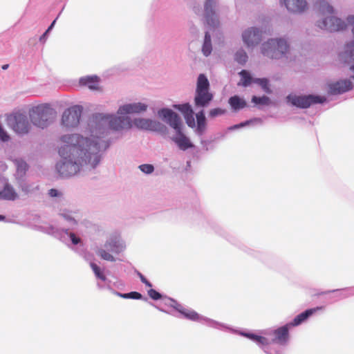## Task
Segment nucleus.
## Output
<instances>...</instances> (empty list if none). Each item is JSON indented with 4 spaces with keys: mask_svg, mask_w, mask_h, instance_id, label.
<instances>
[{
    "mask_svg": "<svg viewBox=\"0 0 354 354\" xmlns=\"http://www.w3.org/2000/svg\"><path fill=\"white\" fill-rule=\"evenodd\" d=\"M61 141L64 145L59 149L61 159L56 165V169L63 177L95 169L108 146L104 142H93L88 136L77 133L64 135Z\"/></svg>",
    "mask_w": 354,
    "mask_h": 354,
    "instance_id": "nucleus-1",
    "label": "nucleus"
},
{
    "mask_svg": "<svg viewBox=\"0 0 354 354\" xmlns=\"http://www.w3.org/2000/svg\"><path fill=\"white\" fill-rule=\"evenodd\" d=\"M88 131L89 138L93 142H104L110 146V140L108 138L109 131L113 130L120 132L132 128L131 118L126 115H117L109 113H97L89 120Z\"/></svg>",
    "mask_w": 354,
    "mask_h": 354,
    "instance_id": "nucleus-2",
    "label": "nucleus"
},
{
    "mask_svg": "<svg viewBox=\"0 0 354 354\" xmlns=\"http://www.w3.org/2000/svg\"><path fill=\"white\" fill-rule=\"evenodd\" d=\"M322 18L317 20L316 26L322 30L330 32L342 30L346 27V22L335 16V10L325 0H320L317 3Z\"/></svg>",
    "mask_w": 354,
    "mask_h": 354,
    "instance_id": "nucleus-3",
    "label": "nucleus"
},
{
    "mask_svg": "<svg viewBox=\"0 0 354 354\" xmlns=\"http://www.w3.org/2000/svg\"><path fill=\"white\" fill-rule=\"evenodd\" d=\"M126 249L125 242L116 234L111 235L101 246L97 248L95 252L102 259L115 262L118 260L114 255L119 254Z\"/></svg>",
    "mask_w": 354,
    "mask_h": 354,
    "instance_id": "nucleus-4",
    "label": "nucleus"
},
{
    "mask_svg": "<svg viewBox=\"0 0 354 354\" xmlns=\"http://www.w3.org/2000/svg\"><path fill=\"white\" fill-rule=\"evenodd\" d=\"M56 115V111L48 104L35 106L29 111L31 122L41 129L49 126L53 122Z\"/></svg>",
    "mask_w": 354,
    "mask_h": 354,
    "instance_id": "nucleus-5",
    "label": "nucleus"
},
{
    "mask_svg": "<svg viewBox=\"0 0 354 354\" xmlns=\"http://www.w3.org/2000/svg\"><path fill=\"white\" fill-rule=\"evenodd\" d=\"M288 50L289 45L284 38L269 39L261 47V53L273 59H279L286 56Z\"/></svg>",
    "mask_w": 354,
    "mask_h": 354,
    "instance_id": "nucleus-6",
    "label": "nucleus"
},
{
    "mask_svg": "<svg viewBox=\"0 0 354 354\" xmlns=\"http://www.w3.org/2000/svg\"><path fill=\"white\" fill-rule=\"evenodd\" d=\"M165 304L168 306L173 307L174 309H176L178 312H179L185 318L188 319L198 322L204 321L207 323L208 326L215 328L229 329V327L226 326L223 324L218 323L214 320L202 317L194 310L183 307L181 304H178L176 300L173 299H168L167 302H166Z\"/></svg>",
    "mask_w": 354,
    "mask_h": 354,
    "instance_id": "nucleus-7",
    "label": "nucleus"
},
{
    "mask_svg": "<svg viewBox=\"0 0 354 354\" xmlns=\"http://www.w3.org/2000/svg\"><path fill=\"white\" fill-rule=\"evenodd\" d=\"M6 124L16 134L20 136L29 133L31 124L26 113L20 111L13 112L6 117Z\"/></svg>",
    "mask_w": 354,
    "mask_h": 354,
    "instance_id": "nucleus-8",
    "label": "nucleus"
},
{
    "mask_svg": "<svg viewBox=\"0 0 354 354\" xmlns=\"http://www.w3.org/2000/svg\"><path fill=\"white\" fill-rule=\"evenodd\" d=\"M132 127L143 131H154L160 133H165L167 131V127L160 122L145 118H135L131 119Z\"/></svg>",
    "mask_w": 354,
    "mask_h": 354,
    "instance_id": "nucleus-9",
    "label": "nucleus"
},
{
    "mask_svg": "<svg viewBox=\"0 0 354 354\" xmlns=\"http://www.w3.org/2000/svg\"><path fill=\"white\" fill-rule=\"evenodd\" d=\"M218 0H205L204 2L203 16L207 25L212 29L218 28L220 25L216 10Z\"/></svg>",
    "mask_w": 354,
    "mask_h": 354,
    "instance_id": "nucleus-10",
    "label": "nucleus"
},
{
    "mask_svg": "<svg viewBox=\"0 0 354 354\" xmlns=\"http://www.w3.org/2000/svg\"><path fill=\"white\" fill-rule=\"evenodd\" d=\"M288 100L294 106L302 109H306L313 104L324 103L326 102V98L324 96L308 95H288Z\"/></svg>",
    "mask_w": 354,
    "mask_h": 354,
    "instance_id": "nucleus-11",
    "label": "nucleus"
},
{
    "mask_svg": "<svg viewBox=\"0 0 354 354\" xmlns=\"http://www.w3.org/2000/svg\"><path fill=\"white\" fill-rule=\"evenodd\" d=\"M158 117L172 128L175 133L183 130V121L180 117L174 111L168 108H162L158 111Z\"/></svg>",
    "mask_w": 354,
    "mask_h": 354,
    "instance_id": "nucleus-12",
    "label": "nucleus"
},
{
    "mask_svg": "<svg viewBox=\"0 0 354 354\" xmlns=\"http://www.w3.org/2000/svg\"><path fill=\"white\" fill-rule=\"evenodd\" d=\"M82 112L81 106L75 105L66 109L62 117V124L66 128H74L80 122V119Z\"/></svg>",
    "mask_w": 354,
    "mask_h": 354,
    "instance_id": "nucleus-13",
    "label": "nucleus"
},
{
    "mask_svg": "<svg viewBox=\"0 0 354 354\" xmlns=\"http://www.w3.org/2000/svg\"><path fill=\"white\" fill-rule=\"evenodd\" d=\"M263 32L258 28L250 27L242 33V39L248 48H254L262 40Z\"/></svg>",
    "mask_w": 354,
    "mask_h": 354,
    "instance_id": "nucleus-14",
    "label": "nucleus"
},
{
    "mask_svg": "<svg viewBox=\"0 0 354 354\" xmlns=\"http://www.w3.org/2000/svg\"><path fill=\"white\" fill-rule=\"evenodd\" d=\"M59 215L67 223L70 228L76 226L82 218V212L75 208H63L59 210Z\"/></svg>",
    "mask_w": 354,
    "mask_h": 354,
    "instance_id": "nucleus-15",
    "label": "nucleus"
},
{
    "mask_svg": "<svg viewBox=\"0 0 354 354\" xmlns=\"http://www.w3.org/2000/svg\"><path fill=\"white\" fill-rule=\"evenodd\" d=\"M147 108V104L140 102L127 103L118 107L117 113L118 115L140 114L145 112Z\"/></svg>",
    "mask_w": 354,
    "mask_h": 354,
    "instance_id": "nucleus-16",
    "label": "nucleus"
},
{
    "mask_svg": "<svg viewBox=\"0 0 354 354\" xmlns=\"http://www.w3.org/2000/svg\"><path fill=\"white\" fill-rule=\"evenodd\" d=\"M68 229H62L60 232L58 231L57 228L55 227H50V231L48 232V233L52 234L55 236H60L61 240L68 243V242H71V243L74 245H76L81 243V239L77 236L75 233L70 232Z\"/></svg>",
    "mask_w": 354,
    "mask_h": 354,
    "instance_id": "nucleus-17",
    "label": "nucleus"
},
{
    "mask_svg": "<svg viewBox=\"0 0 354 354\" xmlns=\"http://www.w3.org/2000/svg\"><path fill=\"white\" fill-rule=\"evenodd\" d=\"M353 87V82L350 79L340 80L328 84V93L331 95L342 94Z\"/></svg>",
    "mask_w": 354,
    "mask_h": 354,
    "instance_id": "nucleus-18",
    "label": "nucleus"
},
{
    "mask_svg": "<svg viewBox=\"0 0 354 354\" xmlns=\"http://www.w3.org/2000/svg\"><path fill=\"white\" fill-rule=\"evenodd\" d=\"M280 1L292 13L301 14L308 8L306 0H280Z\"/></svg>",
    "mask_w": 354,
    "mask_h": 354,
    "instance_id": "nucleus-19",
    "label": "nucleus"
},
{
    "mask_svg": "<svg viewBox=\"0 0 354 354\" xmlns=\"http://www.w3.org/2000/svg\"><path fill=\"white\" fill-rule=\"evenodd\" d=\"M171 140L177 145L179 149L186 151L188 149L193 148L194 144L190 139L183 132V130L175 133Z\"/></svg>",
    "mask_w": 354,
    "mask_h": 354,
    "instance_id": "nucleus-20",
    "label": "nucleus"
},
{
    "mask_svg": "<svg viewBox=\"0 0 354 354\" xmlns=\"http://www.w3.org/2000/svg\"><path fill=\"white\" fill-rule=\"evenodd\" d=\"M90 266L97 280V286L100 289H103L105 286H109L110 281L104 274V270L93 262L90 263Z\"/></svg>",
    "mask_w": 354,
    "mask_h": 354,
    "instance_id": "nucleus-21",
    "label": "nucleus"
},
{
    "mask_svg": "<svg viewBox=\"0 0 354 354\" xmlns=\"http://www.w3.org/2000/svg\"><path fill=\"white\" fill-rule=\"evenodd\" d=\"M290 326L288 324L272 331L274 335L272 342L285 344L288 339V330Z\"/></svg>",
    "mask_w": 354,
    "mask_h": 354,
    "instance_id": "nucleus-22",
    "label": "nucleus"
},
{
    "mask_svg": "<svg viewBox=\"0 0 354 354\" xmlns=\"http://www.w3.org/2000/svg\"><path fill=\"white\" fill-rule=\"evenodd\" d=\"M324 308L322 306L320 307H316L314 308L308 309L303 313L299 314L297 315L295 319L292 320V322L288 323L289 326L290 327L292 326H297L300 325L301 323L305 322L308 317H310L311 315H313L316 311L319 310H322Z\"/></svg>",
    "mask_w": 354,
    "mask_h": 354,
    "instance_id": "nucleus-23",
    "label": "nucleus"
},
{
    "mask_svg": "<svg viewBox=\"0 0 354 354\" xmlns=\"http://www.w3.org/2000/svg\"><path fill=\"white\" fill-rule=\"evenodd\" d=\"M213 95L209 91H196L194 102L196 106L205 107L212 101Z\"/></svg>",
    "mask_w": 354,
    "mask_h": 354,
    "instance_id": "nucleus-24",
    "label": "nucleus"
},
{
    "mask_svg": "<svg viewBox=\"0 0 354 354\" xmlns=\"http://www.w3.org/2000/svg\"><path fill=\"white\" fill-rule=\"evenodd\" d=\"M18 194L12 185L6 183L2 190L0 191V199L4 201H15L18 198Z\"/></svg>",
    "mask_w": 354,
    "mask_h": 354,
    "instance_id": "nucleus-25",
    "label": "nucleus"
},
{
    "mask_svg": "<svg viewBox=\"0 0 354 354\" xmlns=\"http://www.w3.org/2000/svg\"><path fill=\"white\" fill-rule=\"evenodd\" d=\"M14 164L16 167L15 178L16 180L20 181L24 180V178L28 169V164L21 158H16L14 160Z\"/></svg>",
    "mask_w": 354,
    "mask_h": 354,
    "instance_id": "nucleus-26",
    "label": "nucleus"
},
{
    "mask_svg": "<svg viewBox=\"0 0 354 354\" xmlns=\"http://www.w3.org/2000/svg\"><path fill=\"white\" fill-rule=\"evenodd\" d=\"M197 125L196 133L198 136H202L206 129V118L205 116L204 111L201 110L196 115Z\"/></svg>",
    "mask_w": 354,
    "mask_h": 354,
    "instance_id": "nucleus-27",
    "label": "nucleus"
},
{
    "mask_svg": "<svg viewBox=\"0 0 354 354\" xmlns=\"http://www.w3.org/2000/svg\"><path fill=\"white\" fill-rule=\"evenodd\" d=\"M202 53L204 56L208 57L210 55L212 51V44L210 33L208 31L205 32L203 45H202Z\"/></svg>",
    "mask_w": 354,
    "mask_h": 354,
    "instance_id": "nucleus-28",
    "label": "nucleus"
},
{
    "mask_svg": "<svg viewBox=\"0 0 354 354\" xmlns=\"http://www.w3.org/2000/svg\"><path fill=\"white\" fill-rule=\"evenodd\" d=\"M17 185L25 194H32L38 190L39 186L35 183H28L24 180L17 182Z\"/></svg>",
    "mask_w": 354,
    "mask_h": 354,
    "instance_id": "nucleus-29",
    "label": "nucleus"
},
{
    "mask_svg": "<svg viewBox=\"0 0 354 354\" xmlns=\"http://www.w3.org/2000/svg\"><path fill=\"white\" fill-rule=\"evenodd\" d=\"M80 83L82 85L87 86L91 90H95L98 86V77L97 76L83 77L80 78Z\"/></svg>",
    "mask_w": 354,
    "mask_h": 354,
    "instance_id": "nucleus-30",
    "label": "nucleus"
},
{
    "mask_svg": "<svg viewBox=\"0 0 354 354\" xmlns=\"http://www.w3.org/2000/svg\"><path fill=\"white\" fill-rule=\"evenodd\" d=\"M229 104L234 111L246 106V102L238 95H234L229 99Z\"/></svg>",
    "mask_w": 354,
    "mask_h": 354,
    "instance_id": "nucleus-31",
    "label": "nucleus"
},
{
    "mask_svg": "<svg viewBox=\"0 0 354 354\" xmlns=\"http://www.w3.org/2000/svg\"><path fill=\"white\" fill-rule=\"evenodd\" d=\"M239 334L241 335L248 337L251 340L255 342L257 344L260 346H264L269 344L268 339L266 337L257 335L253 333H245V332H239Z\"/></svg>",
    "mask_w": 354,
    "mask_h": 354,
    "instance_id": "nucleus-32",
    "label": "nucleus"
},
{
    "mask_svg": "<svg viewBox=\"0 0 354 354\" xmlns=\"http://www.w3.org/2000/svg\"><path fill=\"white\" fill-rule=\"evenodd\" d=\"M209 83L204 74H200L197 80L196 91H209Z\"/></svg>",
    "mask_w": 354,
    "mask_h": 354,
    "instance_id": "nucleus-33",
    "label": "nucleus"
},
{
    "mask_svg": "<svg viewBox=\"0 0 354 354\" xmlns=\"http://www.w3.org/2000/svg\"><path fill=\"white\" fill-rule=\"evenodd\" d=\"M344 53L347 57H348L351 60L354 62V40L346 44L345 46ZM351 70L354 71V64L351 66ZM353 80H354V75L351 77Z\"/></svg>",
    "mask_w": 354,
    "mask_h": 354,
    "instance_id": "nucleus-34",
    "label": "nucleus"
},
{
    "mask_svg": "<svg viewBox=\"0 0 354 354\" xmlns=\"http://www.w3.org/2000/svg\"><path fill=\"white\" fill-rule=\"evenodd\" d=\"M248 55L243 49H239L235 53L234 59L238 63L241 64H245L248 61Z\"/></svg>",
    "mask_w": 354,
    "mask_h": 354,
    "instance_id": "nucleus-35",
    "label": "nucleus"
},
{
    "mask_svg": "<svg viewBox=\"0 0 354 354\" xmlns=\"http://www.w3.org/2000/svg\"><path fill=\"white\" fill-rule=\"evenodd\" d=\"M241 79L243 80L242 85L243 86H249L252 82H253L254 79L251 77L249 72L245 70H243L239 73Z\"/></svg>",
    "mask_w": 354,
    "mask_h": 354,
    "instance_id": "nucleus-36",
    "label": "nucleus"
},
{
    "mask_svg": "<svg viewBox=\"0 0 354 354\" xmlns=\"http://www.w3.org/2000/svg\"><path fill=\"white\" fill-rule=\"evenodd\" d=\"M174 107L176 109L180 111L184 115V116L193 112L192 106L188 103L183 104H176L174 106Z\"/></svg>",
    "mask_w": 354,
    "mask_h": 354,
    "instance_id": "nucleus-37",
    "label": "nucleus"
},
{
    "mask_svg": "<svg viewBox=\"0 0 354 354\" xmlns=\"http://www.w3.org/2000/svg\"><path fill=\"white\" fill-rule=\"evenodd\" d=\"M253 82L261 86L265 92L268 93H270L269 82L266 78H255L254 79Z\"/></svg>",
    "mask_w": 354,
    "mask_h": 354,
    "instance_id": "nucleus-38",
    "label": "nucleus"
},
{
    "mask_svg": "<svg viewBox=\"0 0 354 354\" xmlns=\"http://www.w3.org/2000/svg\"><path fill=\"white\" fill-rule=\"evenodd\" d=\"M252 102L255 104L269 105L270 100L268 97L266 95H263L262 97L253 96L252 98Z\"/></svg>",
    "mask_w": 354,
    "mask_h": 354,
    "instance_id": "nucleus-39",
    "label": "nucleus"
},
{
    "mask_svg": "<svg viewBox=\"0 0 354 354\" xmlns=\"http://www.w3.org/2000/svg\"><path fill=\"white\" fill-rule=\"evenodd\" d=\"M261 120L260 118H254L253 120H247L245 122H241L239 124H235L234 126H232L229 128L230 130H234V129H239L241 127H245L247 125H249L250 124H252V123H261Z\"/></svg>",
    "mask_w": 354,
    "mask_h": 354,
    "instance_id": "nucleus-40",
    "label": "nucleus"
},
{
    "mask_svg": "<svg viewBox=\"0 0 354 354\" xmlns=\"http://www.w3.org/2000/svg\"><path fill=\"white\" fill-rule=\"evenodd\" d=\"M225 113H226V110L221 109V108H216V109H213L209 111V116L212 118H214L216 117L223 115Z\"/></svg>",
    "mask_w": 354,
    "mask_h": 354,
    "instance_id": "nucleus-41",
    "label": "nucleus"
},
{
    "mask_svg": "<svg viewBox=\"0 0 354 354\" xmlns=\"http://www.w3.org/2000/svg\"><path fill=\"white\" fill-rule=\"evenodd\" d=\"M138 168L140 170L146 174H150L154 171V167L152 165L150 164H143L140 165Z\"/></svg>",
    "mask_w": 354,
    "mask_h": 354,
    "instance_id": "nucleus-42",
    "label": "nucleus"
},
{
    "mask_svg": "<svg viewBox=\"0 0 354 354\" xmlns=\"http://www.w3.org/2000/svg\"><path fill=\"white\" fill-rule=\"evenodd\" d=\"M187 125L190 127H194L196 125L195 120L194 118V111L190 114L184 116Z\"/></svg>",
    "mask_w": 354,
    "mask_h": 354,
    "instance_id": "nucleus-43",
    "label": "nucleus"
},
{
    "mask_svg": "<svg viewBox=\"0 0 354 354\" xmlns=\"http://www.w3.org/2000/svg\"><path fill=\"white\" fill-rule=\"evenodd\" d=\"M149 296L153 300H158L162 298V295L160 293L157 292L154 289H150L148 290Z\"/></svg>",
    "mask_w": 354,
    "mask_h": 354,
    "instance_id": "nucleus-44",
    "label": "nucleus"
},
{
    "mask_svg": "<svg viewBox=\"0 0 354 354\" xmlns=\"http://www.w3.org/2000/svg\"><path fill=\"white\" fill-rule=\"evenodd\" d=\"M48 194L52 198H61L63 196L62 192L56 189H50L48 192Z\"/></svg>",
    "mask_w": 354,
    "mask_h": 354,
    "instance_id": "nucleus-45",
    "label": "nucleus"
},
{
    "mask_svg": "<svg viewBox=\"0 0 354 354\" xmlns=\"http://www.w3.org/2000/svg\"><path fill=\"white\" fill-rule=\"evenodd\" d=\"M142 298V295L138 292H131L128 293V299H141Z\"/></svg>",
    "mask_w": 354,
    "mask_h": 354,
    "instance_id": "nucleus-46",
    "label": "nucleus"
},
{
    "mask_svg": "<svg viewBox=\"0 0 354 354\" xmlns=\"http://www.w3.org/2000/svg\"><path fill=\"white\" fill-rule=\"evenodd\" d=\"M138 276L141 280V281L145 283L148 287H151L152 284L140 273L138 272Z\"/></svg>",
    "mask_w": 354,
    "mask_h": 354,
    "instance_id": "nucleus-47",
    "label": "nucleus"
},
{
    "mask_svg": "<svg viewBox=\"0 0 354 354\" xmlns=\"http://www.w3.org/2000/svg\"><path fill=\"white\" fill-rule=\"evenodd\" d=\"M346 21L353 26L352 32L354 35V15H348L346 18Z\"/></svg>",
    "mask_w": 354,
    "mask_h": 354,
    "instance_id": "nucleus-48",
    "label": "nucleus"
},
{
    "mask_svg": "<svg viewBox=\"0 0 354 354\" xmlns=\"http://www.w3.org/2000/svg\"><path fill=\"white\" fill-rule=\"evenodd\" d=\"M114 294H115L116 295H118L122 298L128 299V293H120L118 292H114Z\"/></svg>",
    "mask_w": 354,
    "mask_h": 354,
    "instance_id": "nucleus-49",
    "label": "nucleus"
},
{
    "mask_svg": "<svg viewBox=\"0 0 354 354\" xmlns=\"http://www.w3.org/2000/svg\"><path fill=\"white\" fill-rule=\"evenodd\" d=\"M48 34V32H47V30H46L45 32L40 37V38H39L40 41L45 42Z\"/></svg>",
    "mask_w": 354,
    "mask_h": 354,
    "instance_id": "nucleus-50",
    "label": "nucleus"
},
{
    "mask_svg": "<svg viewBox=\"0 0 354 354\" xmlns=\"http://www.w3.org/2000/svg\"><path fill=\"white\" fill-rule=\"evenodd\" d=\"M56 19H55V20L51 23V24L50 25V26H49V27L48 28V29L46 30H47V32H49L53 29V28L54 27V26H55V24Z\"/></svg>",
    "mask_w": 354,
    "mask_h": 354,
    "instance_id": "nucleus-51",
    "label": "nucleus"
},
{
    "mask_svg": "<svg viewBox=\"0 0 354 354\" xmlns=\"http://www.w3.org/2000/svg\"><path fill=\"white\" fill-rule=\"evenodd\" d=\"M337 291L346 292V291H349V290H346V289H344V290H329V291L324 292V294H326V293H329V292H337Z\"/></svg>",
    "mask_w": 354,
    "mask_h": 354,
    "instance_id": "nucleus-52",
    "label": "nucleus"
},
{
    "mask_svg": "<svg viewBox=\"0 0 354 354\" xmlns=\"http://www.w3.org/2000/svg\"><path fill=\"white\" fill-rule=\"evenodd\" d=\"M207 141L206 140H201V144L203 145L204 146V149L207 151L208 150V147L206 146L207 145Z\"/></svg>",
    "mask_w": 354,
    "mask_h": 354,
    "instance_id": "nucleus-53",
    "label": "nucleus"
},
{
    "mask_svg": "<svg viewBox=\"0 0 354 354\" xmlns=\"http://www.w3.org/2000/svg\"><path fill=\"white\" fill-rule=\"evenodd\" d=\"M354 292H350L348 294H343V293H341L339 295V296L342 297H347L348 295H353Z\"/></svg>",
    "mask_w": 354,
    "mask_h": 354,
    "instance_id": "nucleus-54",
    "label": "nucleus"
},
{
    "mask_svg": "<svg viewBox=\"0 0 354 354\" xmlns=\"http://www.w3.org/2000/svg\"><path fill=\"white\" fill-rule=\"evenodd\" d=\"M8 68V64H5L2 66V69L6 70Z\"/></svg>",
    "mask_w": 354,
    "mask_h": 354,
    "instance_id": "nucleus-55",
    "label": "nucleus"
},
{
    "mask_svg": "<svg viewBox=\"0 0 354 354\" xmlns=\"http://www.w3.org/2000/svg\"><path fill=\"white\" fill-rule=\"evenodd\" d=\"M5 219V216L3 215H0V221H3Z\"/></svg>",
    "mask_w": 354,
    "mask_h": 354,
    "instance_id": "nucleus-56",
    "label": "nucleus"
},
{
    "mask_svg": "<svg viewBox=\"0 0 354 354\" xmlns=\"http://www.w3.org/2000/svg\"><path fill=\"white\" fill-rule=\"evenodd\" d=\"M265 352H266V353H267L268 354H279V353H268V352H267L266 351H265Z\"/></svg>",
    "mask_w": 354,
    "mask_h": 354,
    "instance_id": "nucleus-57",
    "label": "nucleus"
},
{
    "mask_svg": "<svg viewBox=\"0 0 354 354\" xmlns=\"http://www.w3.org/2000/svg\"><path fill=\"white\" fill-rule=\"evenodd\" d=\"M158 309H159L160 311L165 312V310H163L162 309H160V308H158Z\"/></svg>",
    "mask_w": 354,
    "mask_h": 354,
    "instance_id": "nucleus-58",
    "label": "nucleus"
},
{
    "mask_svg": "<svg viewBox=\"0 0 354 354\" xmlns=\"http://www.w3.org/2000/svg\"><path fill=\"white\" fill-rule=\"evenodd\" d=\"M187 165H189L190 162H189V161H187Z\"/></svg>",
    "mask_w": 354,
    "mask_h": 354,
    "instance_id": "nucleus-59",
    "label": "nucleus"
}]
</instances>
